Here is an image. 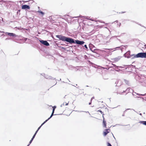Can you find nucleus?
Returning <instances> with one entry per match:
<instances>
[{"mask_svg":"<svg viewBox=\"0 0 146 146\" xmlns=\"http://www.w3.org/2000/svg\"><path fill=\"white\" fill-rule=\"evenodd\" d=\"M39 41L42 44L46 46H49V44L46 41L43 40H39Z\"/></svg>","mask_w":146,"mask_h":146,"instance_id":"obj_3","label":"nucleus"},{"mask_svg":"<svg viewBox=\"0 0 146 146\" xmlns=\"http://www.w3.org/2000/svg\"><path fill=\"white\" fill-rule=\"evenodd\" d=\"M29 145H28L27 146H29Z\"/></svg>","mask_w":146,"mask_h":146,"instance_id":"obj_34","label":"nucleus"},{"mask_svg":"<svg viewBox=\"0 0 146 146\" xmlns=\"http://www.w3.org/2000/svg\"><path fill=\"white\" fill-rule=\"evenodd\" d=\"M52 107L53 108L52 111V113H51V114L50 116V117L49 118H49V119H50V118H51L53 116V115H54V111L55 108H56V106H54Z\"/></svg>","mask_w":146,"mask_h":146,"instance_id":"obj_5","label":"nucleus"},{"mask_svg":"<svg viewBox=\"0 0 146 146\" xmlns=\"http://www.w3.org/2000/svg\"><path fill=\"white\" fill-rule=\"evenodd\" d=\"M76 111H77V112H86V113H88L90 114V113H89V112L88 111H78V110Z\"/></svg>","mask_w":146,"mask_h":146,"instance_id":"obj_14","label":"nucleus"},{"mask_svg":"<svg viewBox=\"0 0 146 146\" xmlns=\"http://www.w3.org/2000/svg\"><path fill=\"white\" fill-rule=\"evenodd\" d=\"M139 115H142V114L141 113H139Z\"/></svg>","mask_w":146,"mask_h":146,"instance_id":"obj_30","label":"nucleus"},{"mask_svg":"<svg viewBox=\"0 0 146 146\" xmlns=\"http://www.w3.org/2000/svg\"><path fill=\"white\" fill-rule=\"evenodd\" d=\"M103 124H104V127H106V121H104V118L103 115Z\"/></svg>","mask_w":146,"mask_h":146,"instance_id":"obj_10","label":"nucleus"},{"mask_svg":"<svg viewBox=\"0 0 146 146\" xmlns=\"http://www.w3.org/2000/svg\"><path fill=\"white\" fill-rule=\"evenodd\" d=\"M84 47L86 48V49L88 48V47H87V46L86 44H85L84 45Z\"/></svg>","mask_w":146,"mask_h":146,"instance_id":"obj_20","label":"nucleus"},{"mask_svg":"<svg viewBox=\"0 0 146 146\" xmlns=\"http://www.w3.org/2000/svg\"><path fill=\"white\" fill-rule=\"evenodd\" d=\"M130 52L129 51L127 52L126 53L127 54H129V55H130Z\"/></svg>","mask_w":146,"mask_h":146,"instance_id":"obj_21","label":"nucleus"},{"mask_svg":"<svg viewBox=\"0 0 146 146\" xmlns=\"http://www.w3.org/2000/svg\"><path fill=\"white\" fill-rule=\"evenodd\" d=\"M22 9H29L30 7L27 5H22L21 6Z\"/></svg>","mask_w":146,"mask_h":146,"instance_id":"obj_4","label":"nucleus"},{"mask_svg":"<svg viewBox=\"0 0 146 146\" xmlns=\"http://www.w3.org/2000/svg\"><path fill=\"white\" fill-rule=\"evenodd\" d=\"M34 139V138L32 137L31 140H32V141H33V140Z\"/></svg>","mask_w":146,"mask_h":146,"instance_id":"obj_29","label":"nucleus"},{"mask_svg":"<svg viewBox=\"0 0 146 146\" xmlns=\"http://www.w3.org/2000/svg\"><path fill=\"white\" fill-rule=\"evenodd\" d=\"M139 123L143 124L146 125V121H141L139 122Z\"/></svg>","mask_w":146,"mask_h":146,"instance_id":"obj_11","label":"nucleus"},{"mask_svg":"<svg viewBox=\"0 0 146 146\" xmlns=\"http://www.w3.org/2000/svg\"><path fill=\"white\" fill-rule=\"evenodd\" d=\"M108 146H112L111 144L109 143H108Z\"/></svg>","mask_w":146,"mask_h":146,"instance_id":"obj_17","label":"nucleus"},{"mask_svg":"<svg viewBox=\"0 0 146 146\" xmlns=\"http://www.w3.org/2000/svg\"><path fill=\"white\" fill-rule=\"evenodd\" d=\"M121 57L120 56H118L117 57L114 58V60L116 62H117L120 60Z\"/></svg>","mask_w":146,"mask_h":146,"instance_id":"obj_9","label":"nucleus"},{"mask_svg":"<svg viewBox=\"0 0 146 146\" xmlns=\"http://www.w3.org/2000/svg\"><path fill=\"white\" fill-rule=\"evenodd\" d=\"M38 130H37L35 132V134H36V133H37V132H38Z\"/></svg>","mask_w":146,"mask_h":146,"instance_id":"obj_24","label":"nucleus"},{"mask_svg":"<svg viewBox=\"0 0 146 146\" xmlns=\"http://www.w3.org/2000/svg\"><path fill=\"white\" fill-rule=\"evenodd\" d=\"M36 134H35L34 135H33V137H32L33 138H34L35 137V136H36Z\"/></svg>","mask_w":146,"mask_h":146,"instance_id":"obj_25","label":"nucleus"},{"mask_svg":"<svg viewBox=\"0 0 146 146\" xmlns=\"http://www.w3.org/2000/svg\"><path fill=\"white\" fill-rule=\"evenodd\" d=\"M109 129H107L105 130V131L104 132V136H106L107 134L109 133L108 131H110Z\"/></svg>","mask_w":146,"mask_h":146,"instance_id":"obj_8","label":"nucleus"},{"mask_svg":"<svg viewBox=\"0 0 146 146\" xmlns=\"http://www.w3.org/2000/svg\"><path fill=\"white\" fill-rule=\"evenodd\" d=\"M129 109H127V110H129Z\"/></svg>","mask_w":146,"mask_h":146,"instance_id":"obj_33","label":"nucleus"},{"mask_svg":"<svg viewBox=\"0 0 146 146\" xmlns=\"http://www.w3.org/2000/svg\"><path fill=\"white\" fill-rule=\"evenodd\" d=\"M6 34H7L8 35H9L10 36H16V35L15 34L12 33H9L8 32H6L5 33Z\"/></svg>","mask_w":146,"mask_h":146,"instance_id":"obj_6","label":"nucleus"},{"mask_svg":"<svg viewBox=\"0 0 146 146\" xmlns=\"http://www.w3.org/2000/svg\"><path fill=\"white\" fill-rule=\"evenodd\" d=\"M98 111H99L103 115H104V114H103V113L102 111H101L100 110H98Z\"/></svg>","mask_w":146,"mask_h":146,"instance_id":"obj_19","label":"nucleus"},{"mask_svg":"<svg viewBox=\"0 0 146 146\" xmlns=\"http://www.w3.org/2000/svg\"><path fill=\"white\" fill-rule=\"evenodd\" d=\"M49 119H50L49 118H48V119H47V120H46L45 121H44L43 123L40 126H42L43 125H44L46 122Z\"/></svg>","mask_w":146,"mask_h":146,"instance_id":"obj_12","label":"nucleus"},{"mask_svg":"<svg viewBox=\"0 0 146 146\" xmlns=\"http://www.w3.org/2000/svg\"><path fill=\"white\" fill-rule=\"evenodd\" d=\"M32 141H33L31 140L29 142V145L30 144H31Z\"/></svg>","mask_w":146,"mask_h":146,"instance_id":"obj_22","label":"nucleus"},{"mask_svg":"<svg viewBox=\"0 0 146 146\" xmlns=\"http://www.w3.org/2000/svg\"><path fill=\"white\" fill-rule=\"evenodd\" d=\"M94 97H92V98H91V101H92V99H94Z\"/></svg>","mask_w":146,"mask_h":146,"instance_id":"obj_26","label":"nucleus"},{"mask_svg":"<svg viewBox=\"0 0 146 146\" xmlns=\"http://www.w3.org/2000/svg\"><path fill=\"white\" fill-rule=\"evenodd\" d=\"M134 56L133 58H146V52H140L136 54H133L131 56Z\"/></svg>","mask_w":146,"mask_h":146,"instance_id":"obj_2","label":"nucleus"},{"mask_svg":"<svg viewBox=\"0 0 146 146\" xmlns=\"http://www.w3.org/2000/svg\"><path fill=\"white\" fill-rule=\"evenodd\" d=\"M59 80H60H60H61V79H60H60H59Z\"/></svg>","mask_w":146,"mask_h":146,"instance_id":"obj_32","label":"nucleus"},{"mask_svg":"<svg viewBox=\"0 0 146 146\" xmlns=\"http://www.w3.org/2000/svg\"><path fill=\"white\" fill-rule=\"evenodd\" d=\"M68 103H69V102L68 103H66L65 105H66V106L68 105Z\"/></svg>","mask_w":146,"mask_h":146,"instance_id":"obj_27","label":"nucleus"},{"mask_svg":"<svg viewBox=\"0 0 146 146\" xmlns=\"http://www.w3.org/2000/svg\"><path fill=\"white\" fill-rule=\"evenodd\" d=\"M113 65H114V66H115V65L113 64Z\"/></svg>","mask_w":146,"mask_h":146,"instance_id":"obj_35","label":"nucleus"},{"mask_svg":"<svg viewBox=\"0 0 146 146\" xmlns=\"http://www.w3.org/2000/svg\"><path fill=\"white\" fill-rule=\"evenodd\" d=\"M44 77L45 78L48 79H55V78H53L50 76H49L48 75H45Z\"/></svg>","mask_w":146,"mask_h":146,"instance_id":"obj_7","label":"nucleus"},{"mask_svg":"<svg viewBox=\"0 0 146 146\" xmlns=\"http://www.w3.org/2000/svg\"><path fill=\"white\" fill-rule=\"evenodd\" d=\"M124 81H125V83L127 84H129V82L128 80H124Z\"/></svg>","mask_w":146,"mask_h":146,"instance_id":"obj_15","label":"nucleus"},{"mask_svg":"<svg viewBox=\"0 0 146 146\" xmlns=\"http://www.w3.org/2000/svg\"><path fill=\"white\" fill-rule=\"evenodd\" d=\"M64 102L63 103V104H62L61 106H60V107H62V106H64Z\"/></svg>","mask_w":146,"mask_h":146,"instance_id":"obj_18","label":"nucleus"},{"mask_svg":"<svg viewBox=\"0 0 146 146\" xmlns=\"http://www.w3.org/2000/svg\"><path fill=\"white\" fill-rule=\"evenodd\" d=\"M56 36L61 40L67 42L71 44L76 43L78 44L82 45L84 44V41L78 40H76L74 41L73 39L62 35H57Z\"/></svg>","mask_w":146,"mask_h":146,"instance_id":"obj_1","label":"nucleus"},{"mask_svg":"<svg viewBox=\"0 0 146 146\" xmlns=\"http://www.w3.org/2000/svg\"><path fill=\"white\" fill-rule=\"evenodd\" d=\"M127 58H129V56H127Z\"/></svg>","mask_w":146,"mask_h":146,"instance_id":"obj_31","label":"nucleus"},{"mask_svg":"<svg viewBox=\"0 0 146 146\" xmlns=\"http://www.w3.org/2000/svg\"><path fill=\"white\" fill-rule=\"evenodd\" d=\"M41 127V126H40L39 127H38L37 130H39L40 129Z\"/></svg>","mask_w":146,"mask_h":146,"instance_id":"obj_23","label":"nucleus"},{"mask_svg":"<svg viewBox=\"0 0 146 146\" xmlns=\"http://www.w3.org/2000/svg\"><path fill=\"white\" fill-rule=\"evenodd\" d=\"M91 104V102H90L89 103V105H90Z\"/></svg>","mask_w":146,"mask_h":146,"instance_id":"obj_28","label":"nucleus"},{"mask_svg":"<svg viewBox=\"0 0 146 146\" xmlns=\"http://www.w3.org/2000/svg\"><path fill=\"white\" fill-rule=\"evenodd\" d=\"M38 12L42 14L43 15L44 14V13L41 11H38Z\"/></svg>","mask_w":146,"mask_h":146,"instance_id":"obj_13","label":"nucleus"},{"mask_svg":"<svg viewBox=\"0 0 146 146\" xmlns=\"http://www.w3.org/2000/svg\"><path fill=\"white\" fill-rule=\"evenodd\" d=\"M137 95H138V96H145V94H137Z\"/></svg>","mask_w":146,"mask_h":146,"instance_id":"obj_16","label":"nucleus"}]
</instances>
